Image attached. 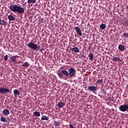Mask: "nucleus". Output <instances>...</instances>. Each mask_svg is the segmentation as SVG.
Listing matches in <instances>:
<instances>
[{"label": "nucleus", "mask_w": 128, "mask_h": 128, "mask_svg": "<svg viewBox=\"0 0 128 128\" xmlns=\"http://www.w3.org/2000/svg\"><path fill=\"white\" fill-rule=\"evenodd\" d=\"M112 60L113 62H120V58H118L117 57H114L112 58Z\"/></svg>", "instance_id": "obj_21"}, {"label": "nucleus", "mask_w": 128, "mask_h": 128, "mask_svg": "<svg viewBox=\"0 0 128 128\" xmlns=\"http://www.w3.org/2000/svg\"><path fill=\"white\" fill-rule=\"evenodd\" d=\"M122 36H124V38H128V33H124L122 34Z\"/></svg>", "instance_id": "obj_28"}, {"label": "nucleus", "mask_w": 128, "mask_h": 128, "mask_svg": "<svg viewBox=\"0 0 128 128\" xmlns=\"http://www.w3.org/2000/svg\"><path fill=\"white\" fill-rule=\"evenodd\" d=\"M38 20L42 24H44V19L42 18V17H40V16L38 17Z\"/></svg>", "instance_id": "obj_23"}, {"label": "nucleus", "mask_w": 128, "mask_h": 128, "mask_svg": "<svg viewBox=\"0 0 128 128\" xmlns=\"http://www.w3.org/2000/svg\"><path fill=\"white\" fill-rule=\"evenodd\" d=\"M88 56L90 60H94V54H92V53L89 54Z\"/></svg>", "instance_id": "obj_18"}, {"label": "nucleus", "mask_w": 128, "mask_h": 128, "mask_svg": "<svg viewBox=\"0 0 128 128\" xmlns=\"http://www.w3.org/2000/svg\"><path fill=\"white\" fill-rule=\"evenodd\" d=\"M58 108H62V106H66V103L62 102H59L58 104Z\"/></svg>", "instance_id": "obj_13"}, {"label": "nucleus", "mask_w": 128, "mask_h": 128, "mask_svg": "<svg viewBox=\"0 0 128 128\" xmlns=\"http://www.w3.org/2000/svg\"><path fill=\"white\" fill-rule=\"evenodd\" d=\"M27 46L29 48H30V50H36V52H38L40 50V46L32 42L28 43L27 44Z\"/></svg>", "instance_id": "obj_2"}, {"label": "nucleus", "mask_w": 128, "mask_h": 128, "mask_svg": "<svg viewBox=\"0 0 128 128\" xmlns=\"http://www.w3.org/2000/svg\"><path fill=\"white\" fill-rule=\"evenodd\" d=\"M54 126H60V122H58L54 121Z\"/></svg>", "instance_id": "obj_26"}, {"label": "nucleus", "mask_w": 128, "mask_h": 128, "mask_svg": "<svg viewBox=\"0 0 128 128\" xmlns=\"http://www.w3.org/2000/svg\"><path fill=\"white\" fill-rule=\"evenodd\" d=\"M69 127L70 128H74V126L72 124H69Z\"/></svg>", "instance_id": "obj_30"}, {"label": "nucleus", "mask_w": 128, "mask_h": 128, "mask_svg": "<svg viewBox=\"0 0 128 128\" xmlns=\"http://www.w3.org/2000/svg\"><path fill=\"white\" fill-rule=\"evenodd\" d=\"M4 116H8L10 114V110L8 109H4L2 111Z\"/></svg>", "instance_id": "obj_12"}, {"label": "nucleus", "mask_w": 128, "mask_h": 128, "mask_svg": "<svg viewBox=\"0 0 128 128\" xmlns=\"http://www.w3.org/2000/svg\"><path fill=\"white\" fill-rule=\"evenodd\" d=\"M14 96H20V93L18 90H14Z\"/></svg>", "instance_id": "obj_14"}, {"label": "nucleus", "mask_w": 128, "mask_h": 128, "mask_svg": "<svg viewBox=\"0 0 128 128\" xmlns=\"http://www.w3.org/2000/svg\"><path fill=\"white\" fill-rule=\"evenodd\" d=\"M106 28V26L104 24H101L100 25V30H104V28Z\"/></svg>", "instance_id": "obj_24"}, {"label": "nucleus", "mask_w": 128, "mask_h": 128, "mask_svg": "<svg viewBox=\"0 0 128 128\" xmlns=\"http://www.w3.org/2000/svg\"><path fill=\"white\" fill-rule=\"evenodd\" d=\"M118 48L119 50H120L121 52H124V47L122 44L118 46Z\"/></svg>", "instance_id": "obj_15"}, {"label": "nucleus", "mask_w": 128, "mask_h": 128, "mask_svg": "<svg viewBox=\"0 0 128 128\" xmlns=\"http://www.w3.org/2000/svg\"><path fill=\"white\" fill-rule=\"evenodd\" d=\"M10 10L13 12H18V14H24V9L16 4H11L10 6Z\"/></svg>", "instance_id": "obj_1"}, {"label": "nucleus", "mask_w": 128, "mask_h": 128, "mask_svg": "<svg viewBox=\"0 0 128 128\" xmlns=\"http://www.w3.org/2000/svg\"><path fill=\"white\" fill-rule=\"evenodd\" d=\"M8 20L12 22V20H16V18H14L12 15L10 14L8 16Z\"/></svg>", "instance_id": "obj_10"}, {"label": "nucleus", "mask_w": 128, "mask_h": 128, "mask_svg": "<svg viewBox=\"0 0 128 128\" xmlns=\"http://www.w3.org/2000/svg\"><path fill=\"white\" fill-rule=\"evenodd\" d=\"M6 22L0 18V26H6Z\"/></svg>", "instance_id": "obj_11"}, {"label": "nucleus", "mask_w": 128, "mask_h": 128, "mask_svg": "<svg viewBox=\"0 0 128 128\" xmlns=\"http://www.w3.org/2000/svg\"><path fill=\"white\" fill-rule=\"evenodd\" d=\"M88 90L92 92H96L97 90L96 87L94 86H90L88 87Z\"/></svg>", "instance_id": "obj_9"}, {"label": "nucleus", "mask_w": 128, "mask_h": 128, "mask_svg": "<svg viewBox=\"0 0 128 128\" xmlns=\"http://www.w3.org/2000/svg\"><path fill=\"white\" fill-rule=\"evenodd\" d=\"M8 92H10V89L6 88H1L0 94H8Z\"/></svg>", "instance_id": "obj_6"}, {"label": "nucleus", "mask_w": 128, "mask_h": 128, "mask_svg": "<svg viewBox=\"0 0 128 128\" xmlns=\"http://www.w3.org/2000/svg\"><path fill=\"white\" fill-rule=\"evenodd\" d=\"M102 82H104V81L102 79L98 80L96 82V84H102Z\"/></svg>", "instance_id": "obj_27"}, {"label": "nucleus", "mask_w": 128, "mask_h": 128, "mask_svg": "<svg viewBox=\"0 0 128 128\" xmlns=\"http://www.w3.org/2000/svg\"><path fill=\"white\" fill-rule=\"evenodd\" d=\"M0 120H1V122H8L6 119L4 117L0 118Z\"/></svg>", "instance_id": "obj_25"}, {"label": "nucleus", "mask_w": 128, "mask_h": 128, "mask_svg": "<svg viewBox=\"0 0 128 128\" xmlns=\"http://www.w3.org/2000/svg\"><path fill=\"white\" fill-rule=\"evenodd\" d=\"M57 74H58V76L60 78H64V76L66 78H68L69 74H68V71L66 70H62V72H58Z\"/></svg>", "instance_id": "obj_3"}, {"label": "nucleus", "mask_w": 128, "mask_h": 128, "mask_svg": "<svg viewBox=\"0 0 128 128\" xmlns=\"http://www.w3.org/2000/svg\"><path fill=\"white\" fill-rule=\"evenodd\" d=\"M76 69L72 68H69L68 69V73L69 74V78H72L74 76H76Z\"/></svg>", "instance_id": "obj_4"}, {"label": "nucleus", "mask_w": 128, "mask_h": 128, "mask_svg": "<svg viewBox=\"0 0 128 128\" xmlns=\"http://www.w3.org/2000/svg\"><path fill=\"white\" fill-rule=\"evenodd\" d=\"M18 58V55L12 56L10 58V60L14 62H18V61H16V58Z\"/></svg>", "instance_id": "obj_8"}, {"label": "nucleus", "mask_w": 128, "mask_h": 128, "mask_svg": "<svg viewBox=\"0 0 128 128\" xmlns=\"http://www.w3.org/2000/svg\"><path fill=\"white\" fill-rule=\"evenodd\" d=\"M33 114L34 116H40V114L38 111L34 112Z\"/></svg>", "instance_id": "obj_19"}, {"label": "nucleus", "mask_w": 128, "mask_h": 128, "mask_svg": "<svg viewBox=\"0 0 128 128\" xmlns=\"http://www.w3.org/2000/svg\"><path fill=\"white\" fill-rule=\"evenodd\" d=\"M41 120H48V116L44 115L42 116V118H41Z\"/></svg>", "instance_id": "obj_17"}, {"label": "nucleus", "mask_w": 128, "mask_h": 128, "mask_svg": "<svg viewBox=\"0 0 128 128\" xmlns=\"http://www.w3.org/2000/svg\"><path fill=\"white\" fill-rule=\"evenodd\" d=\"M22 66H26V68H28L30 66V64L28 62H25L22 64Z\"/></svg>", "instance_id": "obj_22"}, {"label": "nucleus", "mask_w": 128, "mask_h": 128, "mask_svg": "<svg viewBox=\"0 0 128 128\" xmlns=\"http://www.w3.org/2000/svg\"><path fill=\"white\" fill-rule=\"evenodd\" d=\"M74 30H76L78 36H82V31L80 30V28L78 26H76L74 28Z\"/></svg>", "instance_id": "obj_7"}, {"label": "nucleus", "mask_w": 128, "mask_h": 128, "mask_svg": "<svg viewBox=\"0 0 128 128\" xmlns=\"http://www.w3.org/2000/svg\"><path fill=\"white\" fill-rule=\"evenodd\" d=\"M126 8L128 10V6H126Z\"/></svg>", "instance_id": "obj_32"}, {"label": "nucleus", "mask_w": 128, "mask_h": 128, "mask_svg": "<svg viewBox=\"0 0 128 128\" xmlns=\"http://www.w3.org/2000/svg\"><path fill=\"white\" fill-rule=\"evenodd\" d=\"M72 52H80V50H78V47H74L73 48L71 49Z\"/></svg>", "instance_id": "obj_16"}, {"label": "nucleus", "mask_w": 128, "mask_h": 128, "mask_svg": "<svg viewBox=\"0 0 128 128\" xmlns=\"http://www.w3.org/2000/svg\"><path fill=\"white\" fill-rule=\"evenodd\" d=\"M119 110L120 112H128V104L121 105L119 107Z\"/></svg>", "instance_id": "obj_5"}, {"label": "nucleus", "mask_w": 128, "mask_h": 128, "mask_svg": "<svg viewBox=\"0 0 128 128\" xmlns=\"http://www.w3.org/2000/svg\"><path fill=\"white\" fill-rule=\"evenodd\" d=\"M64 66H62L60 68V70H64Z\"/></svg>", "instance_id": "obj_31"}, {"label": "nucleus", "mask_w": 128, "mask_h": 128, "mask_svg": "<svg viewBox=\"0 0 128 128\" xmlns=\"http://www.w3.org/2000/svg\"><path fill=\"white\" fill-rule=\"evenodd\" d=\"M36 0H28V4H36Z\"/></svg>", "instance_id": "obj_20"}, {"label": "nucleus", "mask_w": 128, "mask_h": 128, "mask_svg": "<svg viewBox=\"0 0 128 128\" xmlns=\"http://www.w3.org/2000/svg\"><path fill=\"white\" fill-rule=\"evenodd\" d=\"M8 54L6 55L5 56H4V60H8Z\"/></svg>", "instance_id": "obj_29"}]
</instances>
